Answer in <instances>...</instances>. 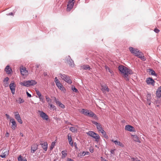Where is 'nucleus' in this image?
<instances>
[{
	"instance_id": "obj_1",
	"label": "nucleus",
	"mask_w": 161,
	"mask_h": 161,
	"mask_svg": "<svg viewBox=\"0 0 161 161\" xmlns=\"http://www.w3.org/2000/svg\"><path fill=\"white\" fill-rule=\"evenodd\" d=\"M119 69L121 73L124 75V77L127 79H128V75L131 74L132 73L131 70L122 65L119 66Z\"/></svg>"
},
{
	"instance_id": "obj_2",
	"label": "nucleus",
	"mask_w": 161,
	"mask_h": 161,
	"mask_svg": "<svg viewBox=\"0 0 161 161\" xmlns=\"http://www.w3.org/2000/svg\"><path fill=\"white\" fill-rule=\"evenodd\" d=\"M36 83L37 82L35 80H31L28 81H24L23 82H20V84L25 86L29 87L35 85Z\"/></svg>"
},
{
	"instance_id": "obj_3",
	"label": "nucleus",
	"mask_w": 161,
	"mask_h": 161,
	"mask_svg": "<svg viewBox=\"0 0 161 161\" xmlns=\"http://www.w3.org/2000/svg\"><path fill=\"white\" fill-rule=\"evenodd\" d=\"M87 135L91 136L95 139V141L98 142L100 138L99 136L94 131H89L87 133Z\"/></svg>"
},
{
	"instance_id": "obj_4",
	"label": "nucleus",
	"mask_w": 161,
	"mask_h": 161,
	"mask_svg": "<svg viewBox=\"0 0 161 161\" xmlns=\"http://www.w3.org/2000/svg\"><path fill=\"white\" fill-rule=\"evenodd\" d=\"M59 75L63 80H64L69 84H70L72 83V80L69 76L65 74H59Z\"/></svg>"
},
{
	"instance_id": "obj_5",
	"label": "nucleus",
	"mask_w": 161,
	"mask_h": 161,
	"mask_svg": "<svg viewBox=\"0 0 161 161\" xmlns=\"http://www.w3.org/2000/svg\"><path fill=\"white\" fill-rule=\"evenodd\" d=\"M75 0H69L67 4V10L68 11H69L73 8L74 5V1Z\"/></svg>"
},
{
	"instance_id": "obj_6",
	"label": "nucleus",
	"mask_w": 161,
	"mask_h": 161,
	"mask_svg": "<svg viewBox=\"0 0 161 161\" xmlns=\"http://www.w3.org/2000/svg\"><path fill=\"white\" fill-rule=\"evenodd\" d=\"M38 112L39 113L40 116L42 117L44 120H47L48 119V116L46 113L43 111H39Z\"/></svg>"
},
{
	"instance_id": "obj_7",
	"label": "nucleus",
	"mask_w": 161,
	"mask_h": 161,
	"mask_svg": "<svg viewBox=\"0 0 161 161\" xmlns=\"http://www.w3.org/2000/svg\"><path fill=\"white\" fill-rule=\"evenodd\" d=\"M129 49L130 52L136 56L137 55H138L139 53H140V51L138 50L137 49H135L133 47H129Z\"/></svg>"
},
{
	"instance_id": "obj_8",
	"label": "nucleus",
	"mask_w": 161,
	"mask_h": 161,
	"mask_svg": "<svg viewBox=\"0 0 161 161\" xmlns=\"http://www.w3.org/2000/svg\"><path fill=\"white\" fill-rule=\"evenodd\" d=\"M66 61L67 63L70 67H74L75 65L74 61L69 56H68L67 57V59Z\"/></svg>"
},
{
	"instance_id": "obj_9",
	"label": "nucleus",
	"mask_w": 161,
	"mask_h": 161,
	"mask_svg": "<svg viewBox=\"0 0 161 161\" xmlns=\"http://www.w3.org/2000/svg\"><path fill=\"white\" fill-rule=\"evenodd\" d=\"M9 86L12 93L14 94L15 93V88L16 86L15 84L13 81H12L9 84Z\"/></svg>"
},
{
	"instance_id": "obj_10",
	"label": "nucleus",
	"mask_w": 161,
	"mask_h": 161,
	"mask_svg": "<svg viewBox=\"0 0 161 161\" xmlns=\"http://www.w3.org/2000/svg\"><path fill=\"white\" fill-rule=\"evenodd\" d=\"M14 116L15 118L17 119V121L20 124H22L23 121L21 118L18 112H16L14 113Z\"/></svg>"
},
{
	"instance_id": "obj_11",
	"label": "nucleus",
	"mask_w": 161,
	"mask_h": 161,
	"mask_svg": "<svg viewBox=\"0 0 161 161\" xmlns=\"http://www.w3.org/2000/svg\"><path fill=\"white\" fill-rule=\"evenodd\" d=\"M146 82L148 85H151L153 86L154 85V80L151 78L149 77L147 79Z\"/></svg>"
},
{
	"instance_id": "obj_12",
	"label": "nucleus",
	"mask_w": 161,
	"mask_h": 161,
	"mask_svg": "<svg viewBox=\"0 0 161 161\" xmlns=\"http://www.w3.org/2000/svg\"><path fill=\"white\" fill-rule=\"evenodd\" d=\"M92 123L96 126L97 129L99 131L103 129L102 126L100 123L95 121H92Z\"/></svg>"
},
{
	"instance_id": "obj_13",
	"label": "nucleus",
	"mask_w": 161,
	"mask_h": 161,
	"mask_svg": "<svg viewBox=\"0 0 161 161\" xmlns=\"http://www.w3.org/2000/svg\"><path fill=\"white\" fill-rule=\"evenodd\" d=\"M10 121L12 123V129L14 130H15L17 126L15 120L13 118H12L11 119Z\"/></svg>"
},
{
	"instance_id": "obj_14",
	"label": "nucleus",
	"mask_w": 161,
	"mask_h": 161,
	"mask_svg": "<svg viewBox=\"0 0 161 161\" xmlns=\"http://www.w3.org/2000/svg\"><path fill=\"white\" fill-rule=\"evenodd\" d=\"M9 79L8 77L5 78L3 81V85L5 87H8L9 86V82H8Z\"/></svg>"
},
{
	"instance_id": "obj_15",
	"label": "nucleus",
	"mask_w": 161,
	"mask_h": 161,
	"mask_svg": "<svg viewBox=\"0 0 161 161\" xmlns=\"http://www.w3.org/2000/svg\"><path fill=\"white\" fill-rule=\"evenodd\" d=\"M5 71L7 74H10L12 72V69L8 65H7L4 69Z\"/></svg>"
},
{
	"instance_id": "obj_16",
	"label": "nucleus",
	"mask_w": 161,
	"mask_h": 161,
	"mask_svg": "<svg viewBox=\"0 0 161 161\" xmlns=\"http://www.w3.org/2000/svg\"><path fill=\"white\" fill-rule=\"evenodd\" d=\"M125 130L129 131L130 132L134 131V128L133 127L130 125H126L125 127Z\"/></svg>"
},
{
	"instance_id": "obj_17",
	"label": "nucleus",
	"mask_w": 161,
	"mask_h": 161,
	"mask_svg": "<svg viewBox=\"0 0 161 161\" xmlns=\"http://www.w3.org/2000/svg\"><path fill=\"white\" fill-rule=\"evenodd\" d=\"M54 101L56 104L59 106L60 107L64 108H65V106L60 101L58 100L55 97Z\"/></svg>"
},
{
	"instance_id": "obj_18",
	"label": "nucleus",
	"mask_w": 161,
	"mask_h": 161,
	"mask_svg": "<svg viewBox=\"0 0 161 161\" xmlns=\"http://www.w3.org/2000/svg\"><path fill=\"white\" fill-rule=\"evenodd\" d=\"M21 74L23 75H27L28 73V71L26 70V68H23L20 69Z\"/></svg>"
},
{
	"instance_id": "obj_19",
	"label": "nucleus",
	"mask_w": 161,
	"mask_h": 161,
	"mask_svg": "<svg viewBox=\"0 0 161 161\" xmlns=\"http://www.w3.org/2000/svg\"><path fill=\"white\" fill-rule=\"evenodd\" d=\"M111 141L112 142H114L116 145L119 146L121 147H124V145L123 144L119 141H118L117 140L114 141L113 140H112Z\"/></svg>"
},
{
	"instance_id": "obj_20",
	"label": "nucleus",
	"mask_w": 161,
	"mask_h": 161,
	"mask_svg": "<svg viewBox=\"0 0 161 161\" xmlns=\"http://www.w3.org/2000/svg\"><path fill=\"white\" fill-rule=\"evenodd\" d=\"M38 145L37 144H34L31 147V153H34L38 149Z\"/></svg>"
},
{
	"instance_id": "obj_21",
	"label": "nucleus",
	"mask_w": 161,
	"mask_h": 161,
	"mask_svg": "<svg viewBox=\"0 0 161 161\" xmlns=\"http://www.w3.org/2000/svg\"><path fill=\"white\" fill-rule=\"evenodd\" d=\"M101 90L103 92L105 91H107V92H109V89L106 85L101 86Z\"/></svg>"
},
{
	"instance_id": "obj_22",
	"label": "nucleus",
	"mask_w": 161,
	"mask_h": 161,
	"mask_svg": "<svg viewBox=\"0 0 161 161\" xmlns=\"http://www.w3.org/2000/svg\"><path fill=\"white\" fill-rule=\"evenodd\" d=\"M136 56L140 58L143 61H144L146 60V58L143 55V54L141 52H140V53H139L138 55H136Z\"/></svg>"
},
{
	"instance_id": "obj_23",
	"label": "nucleus",
	"mask_w": 161,
	"mask_h": 161,
	"mask_svg": "<svg viewBox=\"0 0 161 161\" xmlns=\"http://www.w3.org/2000/svg\"><path fill=\"white\" fill-rule=\"evenodd\" d=\"M8 151L3 150L2 154L0 155V157L2 158H5L7 156H8Z\"/></svg>"
},
{
	"instance_id": "obj_24",
	"label": "nucleus",
	"mask_w": 161,
	"mask_h": 161,
	"mask_svg": "<svg viewBox=\"0 0 161 161\" xmlns=\"http://www.w3.org/2000/svg\"><path fill=\"white\" fill-rule=\"evenodd\" d=\"M40 145L42 146V147L45 151H47L48 144L47 142H45L42 143H40Z\"/></svg>"
},
{
	"instance_id": "obj_25",
	"label": "nucleus",
	"mask_w": 161,
	"mask_h": 161,
	"mask_svg": "<svg viewBox=\"0 0 161 161\" xmlns=\"http://www.w3.org/2000/svg\"><path fill=\"white\" fill-rule=\"evenodd\" d=\"M156 94L158 97H161V86L157 89Z\"/></svg>"
},
{
	"instance_id": "obj_26",
	"label": "nucleus",
	"mask_w": 161,
	"mask_h": 161,
	"mask_svg": "<svg viewBox=\"0 0 161 161\" xmlns=\"http://www.w3.org/2000/svg\"><path fill=\"white\" fill-rule=\"evenodd\" d=\"M86 116L91 117H93V116L95 117L96 116V115L93 112L90 110H89Z\"/></svg>"
},
{
	"instance_id": "obj_27",
	"label": "nucleus",
	"mask_w": 161,
	"mask_h": 161,
	"mask_svg": "<svg viewBox=\"0 0 161 161\" xmlns=\"http://www.w3.org/2000/svg\"><path fill=\"white\" fill-rule=\"evenodd\" d=\"M45 97L48 104H49L51 103L52 102L51 99H50L47 96H46Z\"/></svg>"
},
{
	"instance_id": "obj_28",
	"label": "nucleus",
	"mask_w": 161,
	"mask_h": 161,
	"mask_svg": "<svg viewBox=\"0 0 161 161\" xmlns=\"http://www.w3.org/2000/svg\"><path fill=\"white\" fill-rule=\"evenodd\" d=\"M89 110L87 109H82L81 110V112L82 114H83L84 115H86L88 112Z\"/></svg>"
},
{
	"instance_id": "obj_29",
	"label": "nucleus",
	"mask_w": 161,
	"mask_h": 161,
	"mask_svg": "<svg viewBox=\"0 0 161 161\" xmlns=\"http://www.w3.org/2000/svg\"><path fill=\"white\" fill-rule=\"evenodd\" d=\"M82 68L84 69H88L89 70H90V67L88 65H83L82 66Z\"/></svg>"
},
{
	"instance_id": "obj_30",
	"label": "nucleus",
	"mask_w": 161,
	"mask_h": 161,
	"mask_svg": "<svg viewBox=\"0 0 161 161\" xmlns=\"http://www.w3.org/2000/svg\"><path fill=\"white\" fill-rule=\"evenodd\" d=\"M67 151H62L61 153L62 154V158H65L67 155Z\"/></svg>"
},
{
	"instance_id": "obj_31",
	"label": "nucleus",
	"mask_w": 161,
	"mask_h": 161,
	"mask_svg": "<svg viewBox=\"0 0 161 161\" xmlns=\"http://www.w3.org/2000/svg\"><path fill=\"white\" fill-rule=\"evenodd\" d=\"M99 132H101L102 134H103V135L104 136V137L105 138H108V136H107L105 131L103 129H102V130H101V131H100Z\"/></svg>"
},
{
	"instance_id": "obj_32",
	"label": "nucleus",
	"mask_w": 161,
	"mask_h": 161,
	"mask_svg": "<svg viewBox=\"0 0 161 161\" xmlns=\"http://www.w3.org/2000/svg\"><path fill=\"white\" fill-rule=\"evenodd\" d=\"M69 130L72 132H75L77 131V129L74 127H71L69 128Z\"/></svg>"
},
{
	"instance_id": "obj_33",
	"label": "nucleus",
	"mask_w": 161,
	"mask_h": 161,
	"mask_svg": "<svg viewBox=\"0 0 161 161\" xmlns=\"http://www.w3.org/2000/svg\"><path fill=\"white\" fill-rule=\"evenodd\" d=\"M40 101H41L42 103H44L45 102V100L43 96L42 95L40 97H38Z\"/></svg>"
},
{
	"instance_id": "obj_34",
	"label": "nucleus",
	"mask_w": 161,
	"mask_h": 161,
	"mask_svg": "<svg viewBox=\"0 0 161 161\" xmlns=\"http://www.w3.org/2000/svg\"><path fill=\"white\" fill-rule=\"evenodd\" d=\"M18 160L19 161H27L26 159L23 158L21 155H20L18 158Z\"/></svg>"
},
{
	"instance_id": "obj_35",
	"label": "nucleus",
	"mask_w": 161,
	"mask_h": 161,
	"mask_svg": "<svg viewBox=\"0 0 161 161\" xmlns=\"http://www.w3.org/2000/svg\"><path fill=\"white\" fill-rule=\"evenodd\" d=\"M149 72L152 75L156 76L157 75V74L155 73V71L152 69H150Z\"/></svg>"
},
{
	"instance_id": "obj_36",
	"label": "nucleus",
	"mask_w": 161,
	"mask_h": 161,
	"mask_svg": "<svg viewBox=\"0 0 161 161\" xmlns=\"http://www.w3.org/2000/svg\"><path fill=\"white\" fill-rule=\"evenodd\" d=\"M105 68L107 71H108L109 72H110L111 74L112 73L113 71L110 69L109 67L106 65L105 66Z\"/></svg>"
},
{
	"instance_id": "obj_37",
	"label": "nucleus",
	"mask_w": 161,
	"mask_h": 161,
	"mask_svg": "<svg viewBox=\"0 0 161 161\" xmlns=\"http://www.w3.org/2000/svg\"><path fill=\"white\" fill-rule=\"evenodd\" d=\"M133 138L134 139H134V140L137 142H139V137L136 135H134L133 136Z\"/></svg>"
},
{
	"instance_id": "obj_38",
	"label": "nucleus",
	"mask_w": 161,
	"mask_h": 161,
	"mask_svg": "<svg viewBox=\"0 0 161 161\" xmlns=\"http://www.w3.org/2000/svg\"><path fill=\"white\" fill-rule=\"evenodd\" d=\"M55 144V142H53L52 143L50 147V149L52 150L54 147V146Z\"/></svg>"
},
{
	"instance_id": "obj_39",
	"label": "nucleus",
	"mask_w": 161,
	"mask_h": 161,
	"mask_svg": "<svg viewBox=\"0 0 161 161\" xmlns=\"http://www.w3.org/2000/svg\"><path fill=\"white\" fill-rule=\"evenodd\" d=\"M68 139L69 142H70L71 141H72L71 136L69 134H68Z\"/></svg>"
},
{
	"instance_id": "obj_40",
	"label": "nucleus",
	"mask_w": 161,
	"mask_h": 161,
	"mask_svg": "<svg viewBox=\"0 0 161 161\" xmlns=\"http://www.w3.org/2000/svg\"><path fill=\"white\" fill-rule=\"evenodd\" d=\"M48 105L50 106V108H51L52 109H53V110H56V108L55 106L52 105V104H51V103H50V104H49Z\"/></svg>"
},
{
	"instance_id": "obj_41",
	"label": "nucleus",
	"mask_w": 161,
	"mask_h": 161,
	"mask_svg": "<svg viewBox=\"0 0 161 161\" xmlns=\"http://www.w3.org/2000/svg\"><path fill=\"white\" fill-rule=\"evenodd\" d=\"M131 161H141L140 160L138 159L137 158H131Z\"/></svg>"
},
{
	"instance_id": "obj_42",
	"label": "nucleus",
	"mask_w": 161,
	"mask_h": 161,
	"mask_svg": "<svg viewBox=\"0 0 161 161\" xmlns=\"http://www.w3.org/2000/svg\"><path fill=\"white\" fill-rule=\"evenodd\" d=\"M72 90L74 92H78V90L74 86H72Z\"/></svg>"
},
{
	"instance_id": "obj_43",
	"label": "nucleus",
	"mask_w": 161,
	"mask_h": 161,
	"mask_svg": "<svg viewBox=\"0 0 161 161\" xmlns=\"http://www.w3.org/2000/svg\"><path fill=\"white\" fill-rule=\"evenodd\" d=\"M36 93L37 95H38V97H40L41 96H42V94L41 92L38 90H36Z\"/></svg>"
},
{
	"instance_id": "obj_44",
	"label": "nucleus",
	"mask_w": 161,
	"mask_h": 161,
	"mask_svg": "<svg viewBox=\"0 0 161 161\" xmlns=\"http://www.w3.org/2000/svg\"><path fill=\"white\" fill-rule=\"evenodd\" d=\"M19 103H22L24 102V100L21 99L20 97H19L18 99Z\"/></svg>"
},
{
	"instance_id": "obj_45",
	"label": "nucleus",
	"mask_w": 161,
	"mask_h": 161,
	"mask_svg": "<svg viewBox=\"0 0 161 161\" xmlns=\"http://www.w3.org/2000/svg\"><path fill=\"white\" fill-rule=\"evenodd\" d=\"M89 151L91 153H93L94 152V149L92 147H91L89 148Z\"/></svg>"
},
{
	"instance_id": "obj_46",
	"label": "nucleus",
	"mask_w": 161,
	"mask_h": 161,
	"mask_svg": "<svg viewBox=\"0 0 161 161\" xmlns=\"http://www.w3.org/2000/svg\"><path fill=\"white\" fill-rule=\"evenodd\" d=\"M54 81H55L56 84L59 82V80L57 79V77H56L55 78V79H54Z\"/></svg>"
},
{
	"instance_id": "obj_47",
	"label": "nucleus",
	"mask_w": 161,
	"mask_h": 161,
	"mask_svg": "<svg viewBox=\"0 0 161 161\" xmlns=\"http://www.w3.org/2000/svg\"><path fill=\"white\" fill-rule=\"evenodd\" d=\"M85 152L84 151L83 152L81 153H80V157L81 158L82 157H83L85 156Z\"/></svg>"
},
{
	"instance_id": "obj_48",
	"label": "nucleus",
	"mask_w": 161,
	"mask_h": 161,
	"mask_svg": "<svg viewBox=\"0 0 161 161\" xmlns=\"http://www.w3.org/2000/svg\"><path fill=\"white\" fill-rule=\"evenodd\" d=\"M58 88L61 90H64V88L63 87V85H62V86H59L58 87Z\"/></svg>"
},
{
	"instance_id": "obj_49",
	"label": "nucleus",
	"mask_w": 161,
	"mask_h": 161,
	"mask_svg": "<svg viewBox=\"0 0 161 161\" xmlns=\"http://www.w3.org/2000/svg\"><path fill=\"white\" fill-rule=\"evenodd\" d=\"M56 85L58 87L59 86H62V84L60 82L57 83L56 84Z\"/></svg>"
},
{
	"instance_id": "obj_50",
	"label": "nucleus",
	"mask_w": 161,
	"mask_h": 161,
	"mask_svg": "<svg viewBox=\"0 0 161 161\" xmlns=\"http://www.w3.org/2000/svg\"><path fill=\"white\" fill-rule=\"evenodd\" d=\"M154 31L156 33H158L159 31V30L157 28H155L154 29Z\"/></svg>"
},
{
	"instance_id": "obj_51",
	"label": "nucleus",
	"mask_w": 161,
	"mask_h": 161,
	"mask_svg": "<svg viewBox=\"0 0 161 161\" xmlns=\"http://www.w3.org/2000/svg\"><path fill=\"white\" fill-rule=\"evenodd\" d=\"M115 150V149L114 150H111L110 151L111 153L112 154H114V151Z\"/></svg>"
},
{
	"instance_id": "obj_52",
	"label": "nucleus",
	"mask_w": 161,
	"mask_h": 161,
	"mask_svg": "<svg viewBox=\"0 0 161 161\" xmlns=\"http://www.w3.org/2000/svg\"><path fill=\"white\" fill-rule=\"evenodd\" d=\"M26 94L28 97H31V95L29 93L27 92H26Z\"/></svg>"
},
{
	"instance_id": "obj_53",
	"label": "nucleus",
	"mask_w": 161,
	"mask_h": 161,
	"mask_svg": "<svg viewBox=\"0 0 161 161\" xmlns=\"http://www.w3.org/2000/svg\"><path fill=\"white\" fill-rule=\"evenodd\" d=\"M67 161H74V160L70 158H67Z\"/></svg>"
},
{
	"instance_id": "obj_54",
	"label": "nucleus",
	"mask_w": 161,
	"mask_h": 161,
	"mask_svg": "<svg viewBox=\"0 0 161 161\" xmlns=\"http://www.w3.org/2000/svg\"><path fill=\"white\" fill-rule=\"evenodd\" d=\"M69 143L72 147L73 146V142L72 141H71L70 142H69Z\"/></svg>"
},
{
	"instance_id": "obj_55",
	"label": "nucleus",
	"mask_w": 161,
	"mask_h": 161,
	"mask_svg": "<svg viewBox=\"0 0 161 161\" xmlns=\"http://www.w3.org/2000/svg\"><path fill=\"white\" fill-rule=\"evenodd\" d=\"M101 158L102 159V161H108V160L103 158L102 157H101Z\"/></svg>"
},
{
	"instance_id": "obj_56",
	"label": "nucleus",
	"mask_w": 161,
	"mask_h": 161,
	"mask_svg": "<svg viewBox=\"0 0 161 161\" xmlns=\"http://www.w3.org/2000/svg\"><path fill=\"white\" fill-rule=\"evenodd\" d=\"M90 154V153L88 152H85V155H89Z\"/></svg>"
},
{
	"instance_id": "obj_57",
	"label": "nucleus",
	"mask_w": 161,
	"mask_h": 161,
	"mask_svg": "<svg viewBox=\"0 0 161 161\" xmlns=\"http://www.w3.org/2000/svg\"><path fill=\"white\" fill-rule=\"evenodd\" d=\"M5 116L7 117V119H9L10 118V116L7 114H5Z\"/></svg>"
},
{
	"instance_id": "obj_58",
	"label": "nucleus",
	"mask_w": 161,
	"mask_h": 161,
	"mask_svg": "<svg viewBox=\"0 0 161 161\" xmlns=\"http://www.w3.org/2000/svg\"><path fill=\"white\" fill-rule=\"evenodd\" d=\"M8 15H13V13H10L7 14Z\"/></svg>"
},
{
	"instance_id": "obj_59",
	"label": "nucleus",
	"mask_w": 161,
	"mask_h": 161,
	"mask_svg": "<svg viewBox=\"0 0 161 161\" xmlns=\"http://www.w3.org/2000/svg\"><path fill=\"white\" fill-rule=\"evenodd\" d=\"M9 134L8 133H7L6 134V136L7 137H8L9 136Z\"/></svg>"
},
{
	"instance_id": "obj_60",
	"label": "nucleus",
	"mask_w": 161,
	"mask_h": 161,
	"mask_svg": "<svg viewBox=\"0 0 161 161\" xmlns=\"http://www.w3.org/2000/svg\"><path fill=\"white\" fill-rule=\"evenodd\" d=\"M20 135L21 136H22V137H23V133H21H21H20Z\"/></svg>"
},
{
	"instance_id": "obj_61",
	"label": "nucleus",
	"mask_w": 161,
	"mask_h": 161,
	"mask_svg": "<svg viewBox=\"0 0 161 161\" xmlns=\"http://www.w3.org/2000/svg\"><path fill=\"white\" fill-rule=\"evenodd\" d=\"M74 144L75 147L77 148V144H76V143L75 142L74 143Z\"/></svg>"
},
{
	"instance_id": "obj_62",
	"label": "nucleus",
	"mask_w": 161,
	"mask_h": 161,
	"mask_svg": "<svg viewBox=\"0 0 161 161\" xmlns=\"http://www.w3.org/2000/svg\"><path fill=\"white\" fill-rule=\"evenodd\" d=\"M95 147H97V145H95Z\"/></svg>"
},
{
	"instance_id": "obj_63",
	"label": "nucleus",
	"mask_w": 161,
	"mask_h": 161,
	"mask_svg": "<svg viewBox=\"0 0 161 161\" xmlns=\"http://www.w3.org/2000/svg\"><path fill=\"white\" fill-rule=\"evenodd\" d=\"M7 161H10V160H7Z\"/></svg>"
}]
</instances>
